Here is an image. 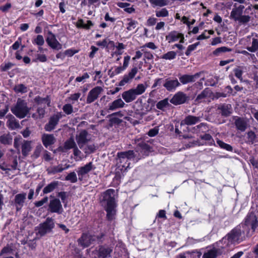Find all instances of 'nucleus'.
<instances>
[{
	"instance_id": "nucleus-1",
	"label": "nucleus",
	"mask_w": 258,
	"mask_h": 258,
	"mask_svg": "<svg viewBox=\"0 0 258 258\" xmlns=\"http://www.w3.org/2000/svg\"><path fill=\"white\" fill-rule=\"evenodd\" d=\"M136 155L134 151L130 150L126 152H120L117 154L116 159V168L115 178L117 180L120 179L123 175V173L130 167L129 161L137 162L140 158H136Z\"/></svg>"
},
{
	"instance_id": "nucleus-2",
	"label": "nucleus",
	"mask_w": 258,
	"mask_h": 258,
	"mask_svg": "<svg viewBox=\"0 0 258 258\" xmlns=\"http://www.w3.org/2000/svg\"><path fill=\"white\" fill-rule=\"evenodd\" d=\"M241 227L240 226H238L233 229L218 242L219 246L222 249H225L236 243H238L241 240Z\"/></svg>"
},
{
	"instance_id": "nucleus-3",
	"label": "nucleus",
	"mask_w": 258,
	"mask_h": 258,
	"mask_svg": "<svg viewBox=\"0 0 258 258\" xmlns=\"http://www.w3.org/2000/svg\"><path fill=\"white\" fill-rule=\"evenodd\" d=\"M245 7L242 5L235 3L233 5V8L230 15V19L235 22H238L239 24H245L250 20V17L248 15H243Z\"/></svg>"
},
{
	"instance_id": "nucleus-4",
	"label": "nucleus",
	"mask_w": 258,
	"mask_h": 258,
	"mask_svg": "<svg viewBox=\"0 0 258 258\" xmlns=\"http://www.w3.org/2000/svg\"><path fill=\"white\" fill-rule=\"evenodd\" d=\"M100 203L107 212L108 219L111 220L113 219V189H107L102 194Z\"/></svg>"
},
{
	"instance_id": "nucleus-5",
	"label": "nucleus",
	"mask_w": 258,
	"mask_h": 258,
	"mask_svg": "<svg viewBox=\"0 0 258 258\" xmlns=\"http://www.w3.org/2000/svg\"><path fill=\"white\" fill-rule=\"evenodd\" d=\"M34 101L38 106L37 107L36 112L33 113L32 116L35 119L42 118L45 114V108L46 106H49L50 105V99L48 96L45 98L37 96L35 98Z\"/></svg>"
},
{
	"instance_id": "nucleus-6",
	"label": "nucleus",
	"mask_w": 258,
	"mask_h": 258,
	"mask_svg": "<svg viewBox=\"0 0 258 258\" xmlns=\"http://www.w3.org/2000/svg\"><path fill=\"white\" fill-rule=\"evenodd\" d=\"M146 88L144 84H138L136 88L131 89L123 92L122 97L126 103L131 102L136 99L137 96L144 93Z\"/></svg>"
},
{
	"instance_id": "nucleus-7",
	"label": "nucleus",
	"mask_w": 258,
	"mask_h": 258,
	"mask_svg": "<svg viewBox=\"0 0 258 258\" xmlns=\"http://www.w3.org/2000/svg\"><path fill=\"white\" fill-rule=\"evenodd\" d=\"M12 112L19 118H23L29 113L30 108L25 101L18 99L16 104L11 108Z\"/></svg>"
},
{
	"instance_id": "nucleus-8",
	"label": "nucleus",
	"mask_w": 258,
	"mask_h": 258,
	"mask_svg": "<svg viewBox=\"0 0 258 258\" xmlns=\"http://www.w3.org/2000/svg\"><path fill=\"white\" fill-rule=\"evenodd\" d=\"M54 226L53 219L50 217L47 218L44 222L40 223L37 227V235L43 236L46 234L51 232Z\"/></svg>"
},
{
	"instance_id": "nucleus-9",
	"label": "nucleus",
	"mask_w": 258,
	"mask_h": 258,
	"mask_svg": "<svg viewBox=\"0 0 258 258\" xmlns=\"http://www.w3.org/2000/svg\"><path fill=\"white\" fill-rule=\"evenodd\" d=\"M244 225L251 227L253 230L258 226V206L256 210L253 211L251 210L247 215L245 219Z\"/></svg>"
},
{
	"instance_id": "nucleus-10",
	"label": "nucleus",
	"mask_w": 258,
	"mask_h": 258,
	"mask_svg": "<svg viewBox=\"0 0 258 258\" xmlns=\"http://www.w3.org/2000/svg\"><path fill=\"white\" fill-rule=\"evenodd\" d=\"M120 57H118L116 58L115 61H114V68H115V70H114V75H118L121 73L128 66L130 60V56L127 55L124 57L122 65L120 61Z\"/></svg>"
},
{
	"instance_id": "nucleus-11",
	"label": "nucleus",
	"mask_w": 258,
	"mask_h": 258,
	"mask_svg": "<svg viewBox=\"0 0 258 258\" xmlns=\"http://www.w3.org/2000/svg\"><path fill=\"white\" fill-rule=\"evenodd\" d=\"M152 151V148L146 143L142 142L139 143L136 148L135 153L136 158H140V159L145 156H148L149 153Z\"/></svg>"
},
{
	"instance_id": "nucleus-12",
	"label": "nucleus",
	"mask_w": 258,
	"mask_h": 258,
	"mask_svg": "<svg viewBox=\"0 0 258 258\" xmlns=\"http://www.w3.org/2000/svg\"><path fill=\"white\" fill-rule=\"evenodd\" d=\"M47 210L50 213H55L57 214H61L63 211L60 200L55 198L50 200Z\"/></svg>"
},
{
	"instance_id": "nucleus-13",
	"label": "nucleus",
	"mask_w": 258,
	"mask_h": 258,
	"mask_svg": "<svg viewBox=\"0 0 258 258\" xmlns=\"http://www.w3.org/2000/svg\"><path fill=\"white\" fill-rule=\"evenodd\" d=\"M47 44L52 49L59 50L62 48V45L57 41L55 35L49 31L46 39Z\"/></svg>"
},
{
	"instance_id": "nucleus-14",
	"label": "nucleus",
	"mask_w": 258,
	"mask_h": 258,
	"mask_svg": "<svg viewBox=\"0 0 258 258\" xmlns=\"http://www.w3.org/2000/svg\"><path fill=\"white\" fill-rule=\"evenodd\" d=\"M180 86V83L177 79L168 78L164 80L163 86L169 92H174L177 87Z\"/></svg>"
},
{
	"instance_id": "nucleus-15",
	"label": "nucleus",
	"mask_w": 258,
	"mask_h": 258,
	"mask_svg": "<svg viewBox=\"0 0 258 258\" xmlns=\"http://www.w3.org/2000/svg\"><path fill=\"white\" fill-rule=\"evenodd\" d=\"M76 138L79 147H83L84 144L91 140V136L86 130L81 131Z\"/></svg>"
},
{
	"instance_id": "nucleus-16",
	"label": "nucleus",
	"mask_w": 258,
	"mask_h": 258,
	"mask_svg": "<svg viewBox=\"0 0 258 258\" xmlns=\"http://www.w3.org/2000/svg\"><path fill=\"white\" fill-rule=\"evenodd\" d=\"M95 168V167L91 162H89L83 166L79 167L77 171L79 176V179L80 180H83V178L87 174Z\"/></svg>"
},
{
	"instance_id": "nucleus-17",
	"label": "nucleus",
	"mask_w": 258,
	"mask_h": 258,
	"mask_svg": "<svg viewBox=\"0 0 258 258\" xmlns=\"http://www.w3.org/2000/svg\"><path fill=\"white\" fill-rule=\"evenodd\" d=\"M26 192H22L17 194L14 198V205L17 211H20L24 205L26 199Z\"/></svg>"
},
{
	"instance_id": "nucleus-18",
	"label": "nucleus",
	"mask_w": 258,
	"mask_h": 258,
	"mask_svg": "<svg viewBox=\"0 0 258 258\" xmlns=\"http://www.w3.org/2000/svg\"><path fill=\"white\" fill-rule=\"evenodd\" d=\"M179 39L180 40V43H183L184 42L183 34L176 31H171L166 36V40L168 41V43L177 41Z\"/></svg>"
},
{
	"instance_id": "nucleus-19",
	"label": "nucleus",
	"mask_w": 258,
	"mask_h": 258,
	"mask_svg": "<svg viewBox=\"0 0 258 258\" xmlns=\"http://www.w3.org/2000/svg\"><path fill=\"white\" fill-rule=\"evenodd\" d=\"M61 117L60 113H57L52 115L49 119V122L45 124L44 128L47 132H50L53 130L56 124L58 123L59 120Z\"/></svg>"
},
{
	"instance_id": "nucleus-20",
	"label": "nucleus",
	"mask_w": 258,
	"mask_h": 258,
	"mask_svg": "<svg viewBox=\"0 0 258 258\" xmlns=\"http://www.w3.org/2000/svg\"><path fill=\"white\" fill-rule=\"evenodd\" d=\"M102 91V88L99 86L95 87L91 90L89 92L87 98V103L89 104L96 100Z\"/></svg>"
},
{
	"instance_id": "nucleus-21",
	"label": "nucleus",
	"mask_w": 258,
	"mask_h": 258,
	"mask_svg": "<svg viewBox=\"0 0 258 258\" xmlns=\"http://www.w3.org/2000/svg\"><path fill=\"white\" fill-rule=\"evenodd\" d=\"M95 240L94 236L90 234L84 233L78 240V241L80 246L85 248L88 247Z\"/></svg>"
},
{
	"instance_id": "nucleus-22",
	"label": "nucleus",
	"mask_w": 258,
	"mask_h": 258,
	"mask_svg": "<svg viewBox=\"0 0 258 258\" xmlns=\"http://www.w3.org/2000/svg\"><path fill=\"white\" fill-rule=\"evenodd\" d=\"M211 94V91L209 89L206 88L198 95L196 99V101L198 103L209 102Z\"/></svg>"
},
{
	"instance_id": "nucleus-23",
	"label": "nucleus",
	"mask_w": 258,
	"mask_h": 258,
	"mask_svg": "<svg viewBox=\"0 0 258 258\" xmlns=\"http://www.w3.org/2000/svg\"><path fill=\"white\" fill-rule=\"evenodd\" d=\"M187 97L185 94L182 92L176 93L170 100V102L174 105L181 104L185 102Z\"/></svg>"
},
{
	"instance_id": "nucleus-24",
	"label": "nucleus",
	"mask_w": 258,
	"mask_h": 258,
	"mask_svg": "<svg viewBox=\"0 0 258 258\" xmlns=\"http://www.w3.org/2000/svg\"><path fill=\"white\" fill-rule=\"evenodd\" d=\"M201 73H197L193 75H184L179 78L180 82L182 84L194 82L200 78Z\"/></svg>"
},
{
	"instance_id": "nucleus-25",
	"label": "nucleus",
	"mask_w": 258,
	"mask_h": 258,
	"mask_svg": "<svg viewBox=\"0 0 258 258\" xmlns=\"http://www.w3.org/2000/svg\"><path fill=\"white\" fill-rule=\"evenodd\" d=\"M138 71L137 67L133 68L128 74L125 75L123 76V79L119 82L118 85L120 86H123L126 84L129 83L137 74Z\"/></svg>"
},
{
	"instance_id": "nucleus-26",
	"label": "nucleus",
	"mask_w": 258,
	"mask_h": 258,
	"mask_svg": "<svg viewBox=\"0 0 258 258\" xmlns=\"http://www.w3.org/2000/svg\"><path fill=\"white\" fill-rule=\"evenodd\" d=\"M234 124L238 130L244 132L247 127L248 121L243 118L237 117L235 119Z\"/></svg>"
},
{
	"instance_id": "nucleus-27",
	"label": "nucleus",
	"mask_w": 258,
	"mask_h": 258,
	"mask_svg": "<svg viewBox=\"0 0 258 258\" xmlns=\"http://www.w3.org/2000/svg\"><path fill=\"white\" fill-rule=\"evenodd\" d=\"M42 142L43 145L47 148L49 146L53 145L56 141V139L53 135L44 134L42 136Z\"/></svg>"
},
{
	"instance_id": "nucleus-28",
	"label": "nucleus",
	"mask_w": 258,
	"mask_h": 258,
	"mask_svg": "<svg viewBox=\"0 0 258 258\" xmlns=\"http://www.w3.org/2000/svg\"><path fill=\"white\" fill-rule=\"evenodd\" d=\"M201 121V117L194 115H187L182 120L181 124H185L187 125H194Z\"/></svg>"
},
{
	"instance_id": "nucleus-29",
	"label": "nucleus",
	"mask_w": 258,
	"mask_h": 258,
	"mask_svg": "<svg viewBox=\"0 0 258 258\" xmlns=\"http://www.w3.org/2000/svg\"><path fill=\"white\" fill-rule=\"evenodd\" d=\"M222 116H228L232 113V106L229 104H219L217 108Z\"/></svg>"
},
{
	"instance_id": "nucleus-30",
	"label": "nucleus",
	"mask_w": 258,
	"mask_h": 258,
	"mask_svg": "<svg viewBox=\"0 0 258 258\" xmlns=\"http://www.w3.org/2000/svg\"><path fill=\"white\" fill-rule=\"evenodd\" d=\"M76 146V144L74 139L73 138H71L64 142L63 147H59V149L62 152H66V151L71 149H74Z\"/></svg>"
},
{
	"instance_id": "nucleus-31",
	"label": "nucleus",
	"mask_w": 258,
	"mask_h": 258,
	"mask_svg": "<svg viewBox=\"0 0 258 258\" xmlns=\"http://www.w3.org/2000/svg\"><path fill=\"white\" fill-rule=\"evenodd\" d=\"M7 125L9 128L13 130L19 128L20 127L19 121L12 115H10L7 122Z\"/></svg>"
},
{
	"instance_id": "nucleus-32",
	"label": "nucleus",
	"mask_w": 258,
	"mask_h": 258,
	"mask_svg": "<svg viewBox=\"0 0 258 258\" xmlns=\"http://www.w3.org/2000/svg\"><path fill=\"white\" fill-rule=\"evenodd\" d=\"M31 141L24 140L22 143V153L24 156L28 155L32 149Z\"/></svg>"
},
{
	"instance_id": "nucleus-33",
	"label": "nucleus",
	"mask_w": 258,
	"mask_h": 258,
	"mask_svg": "<svg viewBox=\"0 0 258 258\" xmlns=\"http://www.w3.org/2000/svg\"><path fill=\"white\" fill-rule=\"evenodd\" d=\"M111 249L107 246H101L98 250V256L99 258H106L110 256Z\"/></svg>"
},
{
	"instance_id": "nucleus-34",
	"label": "nucleus",
	"mask_w": 258,
	"mask_h": 258,
	"mask_svg": "<svg viewBox=\"0 0 258 258\" xmlns=\"http://www.w3.org/2000/svg\"><path fill=\"white\" fill-rule=\"evenodd\" d=\"M0 142L4 145H11L13 142V137L9 133L4 134L0 136Z\"/></svg>"
},
{
	"instance_id": "nucleus-35",
	"label": "nucleus",
	"mask_w": 258,
	"mask_h": 258,
	"mask_svg": "<svg viewBox=\"0 0 258 258\" xmlns=\"http://www.w3.org/2000/svg\"><path fill=\"white\" fill-rule=\"evenodd\" d=\"M80 148L82 149L86 154L89 155L94 153L96 151L97 147L94 144H86L83 146V147H80Z\"/></svg>"
},
{
	"instance_id": "nucleus-36",
	"label": "nucleus",
	"mask_w": 258,
	"mask_h": 258,
	"mask_svg": "<svg viewBox=\"0 0 258 258\" xmlns=\"http://www.w3.org/2000/svg\"><path fill=\"white\" fill-rule=\"evenodd\" d=\"M193 132L194 133H205L209 130L207 124L206 123H201L200 124L195 126L193 128Z\"/></svg>"
},
{
	"instance_id": "nucleus-37",
	"label": "nucleus",
	"mask_w": 258,
	"mask_h": 258,
	"mask_svg": "<svg viewBox=\"0 0 258 258\" xmlns=\"http://www.w3.org/2000/svg\"><path fill=\"white\" fill-rule=\"evenodd\" d=\"M246 143L248 144H253L258 142L255 134L252 131H248L247 133Z\"/></svg>"
},
{
	"instance_id": "nucleus-38",
	"label": "nucleus",
	"mask_w": 258,
	"mask_h": 258,
	"mask_svg": "<svg viewBox=\"0 0 258 258\" xmlns=\"http://www.w3.org/2000/svg\"><path fill=\"white\" fill-rule=\"evenodd\" d=\"M218 253V250L213 248L208 249L203 254V258H216Z\"/></svg>"
},
{
	"instance_id": "nucleus-39",
	"label": "nucleus",
	"mask_w": 258,
	"mask_h": 258,
	"mask_svg": "<svg viewBox=\"0 0 258 258\" xmlns=\"http://www.w3.org/2000/svg\"><path fill=\"white\" fill-rule=\"evenodd\" d=\"M57 181L51 182L44 188L43 190V194H47L52 191L57 186Z\"/></svg>"
},
{
	"instance_id": "nucleus-40",
	"label": "nucleus",
	"mask_w": 258,
	"mask_h": 258,
	"mask_svg": "<svg viewBox=\"0 0 258 258\" xmlns=\"http://www.w3.org/2000/svg\"><path fill=\"white\" fill-rule=\"evenodd\" d=\"M71 167L69 164H65L64 167H63L62 164H59L57 166H54L51 168V172L52 173H56L61 172L62 171L69 169Z\"/></svg>"
},
{
	"instance_id": "nucleus-41",
	"label": "nucleus",
	"mask_w": 258,
	"mask_h": 258,
	"mask_svg": "<svg viewBox=\"0 0 258 258\" xmlns=\"http://www.w3.org/2000/svg\"><path fill=\"white\" fill-rule=\"evenodd\" d=\"M186 254L191 258H200L202 255L201 252L199 251H194L191 253L187 252ZM177 258H186V256H185V253H181L177 256Z\"/></svg>"
},
{
	"instance_id": "nucleus-42",
	"label": "nucleus",
	"mask_w": 258,
	"mask_h": 258,
	"mask_svg": "<svg viewBox=\"0 0 258 258\" xmlns=\"http://www.w3.org/2000/svg\"><path fill=\"white\" fill-rule=\"evenodd\" d=\"M32 42L34 45L37 46H42L45 42L44 37L41 35H37L35 38L32 39Z\"/></svg>"
},
{
	"instance_id": "nucleus-43",
	"label": "nucleus",
	"mask_w": 258,
	"mask_h": 258,
	"mask_svg": "<svg viewBox=\"0 0 258 258\" xmlns=\"http://www.w3.org/2000/svg\"><path fill=\"white\" fill-rule=\"evenodd\" d=\"M150 3L153 7H164L168 5V1L167 0H149Z\"/></svg>"
},
{
	"instance_id": "nucleus-44",
	"label": "nucleus",
	"mask_w": 258,
	"mask_h": 258,
	"mask_svg": "<svg viewBox=\"0 0 258 258\" xmlns=\"http://www.w3.org/2000/svg\"><path fill=\"white\" fill-rule=\"evenodd\" d=\"M216 142H217V144H218V145L221 148L226 150V151H232L233 148L231 145H230L228 144H226V143H224V142H223L221 140H218Z\"/></svg>"
},
{
	"instance_id": "nucleus-45",
	"label": "nucleus",
	"mask_w": 258,
	"mask_h": 258,
	"mask_svg": "<svg viewBox=\"0 0 258 258\" xmlns=\"http://www.w3.org/2000/svg\"><path fill=\"white\" fill-rule=\"evenodd\" d=\"M65 180L73 183L77 182L78 178L76 173L75 172H70L66 176Z\"/></svg>"
},
{
	"instance_id": "nucleus-46",
	"label": "nucleus",
	"mask_w": 258,
	"mask_h": 258,
	"mask_svg": "<svg viewBox=\"0 0 258 258\" xmlns=\"http://www.w3.org/2000/svg\"><path fill=\"white\" fill-rule=\"evenodd\" d=\"M75 159L76 161H81L83 159V156L81 151L76 146L73 150Z\"/></svg>"
},
{
	"instance_id": "nucleus-47",
	"label": "nucleus",
	"mask_w": 258,
	"mask_h": 258,
	"mask_svg": "<svg viewBox=\"0 0 258 258\" xmlns=\"http://www.w3.org/2000/svg\"><path fill=\"white\" fill-rule=\"evenodd\" d=\"M246 49L250 52H255L258 49V40L256 38H253L251 46L247 47Z\"/></svg>"
},
{
	"instance_id": "nucleus-48",
	"label": "nucleus",
	"mask_w": 258,
	"mask_h": 258,
	"mask_svg": "<svg viewBox=\"0 0 258 258\" xmlns=\"http://www.w3.org/2000/svg\"><path fill=\"white\" fill-rule=\"evenodd\" d=\"M169 105L167 99H165L158 102L156 105L157 108L160 110H163Z\"/></svg>"
},
{
	"instance_id": "nucleus-49",
	"label": "nucleus",
	"mask_w": 258,
	"mask_h": 258,
	"mask_svg": "<svg viewBox=\"0 0 258 258\" xmlns=\"http://www.w3.org/2000/svg\"><path fill=\"white\" fill-rule=\"evenodd\" d=\"M231 49L225 46H222L217 48L213 51V54L215 55H218L220 53L225 52H230Z\"/></svg>"
},
{
	"instance_id": "nucleus-50",
	"label": "nucleus",
	"mask_w": 258,
	"mask_h": 258,
	"mask_svg": "<svg viewBox=\"0 0 258 258\" xmlns=\"http://www.w3.org/2000/svg\"><path fill=\"white\" fill-rule=\"evenodd\" d=\"M16 93H24L27 92V87L23 84L16 85L14 88Z\"/></svg>"
},
{
	"instance_id": "nucleus-51",
	"label": "nucleus",
	"mask_w": 258,
	"mask_h": 258,
	"mask_svg": "<svg viewBox=\"0 0 258 258\" xmlns=\"http://www.w3.org/2000/svg\"><path fill=\"white\" fill-rule=\"evenodd\" d=\"M156 16L157 17H166L168 16V11L166 8H163L160 10L156 11Z\"/></svg>"
},
{
	"instance_id": "nucleus-52",
	"label": "nucleus",
	"mask_w": 258,
	"mask_h": 258,
	"mask_svg": "<svg viewBox=\"0 0 258 258\" xmlns=\"http://www.w3.org/2000/svg\"><path fill=\"white\" fill-rule=\"evenodd\" d=\"M176 56V53L175 51H171L163 55L162 58L165 59L171 60L174 59Z\"/></svg>"
},
{
	"instance_id": "nucleus-53",
	"label": "nucleus",
	"mask_w": 258,
	"mask_h": 258,
	"mask_svg": "<svg viewBox=\"0 0 258 258\" xmlns=\"http://www.w3.org/2000/svg\"><path fill=\"white\" fill-rule=\"evenodd\" d=\"M218 82V79L216 77H211L207 80L205 85L207 86H214Z\"/></svg>"
},
{
	"instance_id": "nucleus-54",
	"label": "nucleus",
	"mask_w": 258,
	"mask_h": 258,
	"mask_svg": "<svg viewBox=\"0 0 258 258\" xmlns=\"http://www.w3.org/2000/svg\"><path fill=\"white\" fill-rule=\"evenodd\" d=\"M243 68V67H239L235 68L233 70L235 76L240 80H242Z\"/></svg>"
},
{
	"instance_id": "nucleus-55",
	"label": "nucleus",
	"mask_w": 258,
	"mask_h": 258,
	"mask_svg": "<svg viewBox=\"0 0 258 258\" xmlns=\"http://www.w3.org/2000/svg\"><path fill=\"white\" fill-rule=\"evenodd\" d=\"M0 169L4 171V173L3 172L2 173L7 175H9V172L11 170V169L10 167V164H7L5 163L0 164Z\"/></svg>"
},
{
	"instance_id": "nucleus-56",
	"label": "nucleus",
	"mask_w": 258,
	"mask_h": 258,
	"mask_svg": "<svg viewBox=\"0 0 258 258\" xmlns=\"http://www.w3.org/2000/svg\"><path fill=\"white\" fill-rule=\"evenodd\" d=\"M62 110L67 114H70L73 111V106L70 104H65L62 107Z\"/></svg>"
},
{
	"instance_id": "nucleus-57",
	"label": "nucleus",
	"mask_w": 258,
	"mask_h": 258,
	"mask_svg": "<svg viewBox=\"0 0 258 258\" xmlns=\"http://www.w3.org/2000/svg\"><path fill=\"white\" fill-rule=\"evenodd\" d=\"M138 22L136 21L131 20L127 24L126 29L128 31H132L137 27Z\"/></svg>"
},
{
	"instance_id": "nucleus-58",
	"label": "nucleus",
	"mask_w": 258,
	"mask_h": 258,
	"mask_svg": "<svg viewBox=\"0 0 258 258\" xmlns=\"http://www.w3.org/2000/svg\"><path fill=\"white\" fill-rule=\"evenodd\" d=\"M42 149H43V147L41 145L36 146V147L35 149V151L33 153V156L35 158H37L39 156L40 153L41 152Z\"/></svg>"
},
{
	"instance_id": "nucleus-59",
	"label": "nucleus",
	"mask_w": 258,
	"mask_h": 258,
	"mask_svg": "<svg viewBox=\"0 0 258 258\" xmlns=\"http://www.w3.org/2000/svg\"><path fill=\"white\" fill-rule=\"evenodd\" d=\"M38 60L42 62H44L47 61V57L46 55L41 53H37L36 54L35 61Z\"/></svg>"
},
{
	"instance_id": "nucleus-60",
	"label": "nucleus",
	"mask_w": 258,
	"mask_h": 258,
	"mask_svg": "<svg viewBox=\"0 0 258 258\" xmlns=\"http://www.w3.org/2000/svg\"><path fill=\"white\" fill-rule=\"evenodd\" d=\"M125 105L124 102L121 99H118L114 101V109L115 108H121L123 107Z\"/></svg>"
},
{
	"instance_id": "nucleus-61",
	"label": "nucleus",
	"mask_w": 258,
	"mask_h": 258,
	"mask_svg": "<svg viewBox=\"0 0 258 258\" xmlns=\"http://www.w3.org/2000/svg\"><path fill=\"white\" fill-rule=\"evenodd\" d=\"M111 41H109L108 39H105L102 41H98L97 42L96 44L99 46H101L103 47H108L109 46V44Z\"/></svg>"
},
{
	"instance_id": "nucleus-62",
	"label": "nucleus",
	"mask_w": 258,
	"mask_h": 258,
	"mask_svg": "<svg viewBox=\"0 0 258 258\" xmlns=\"http://www.w3.org/2000/svg\"><path fill=\"white\" fill-rule=\"evenodd\" d=\"M48 201V198L47 197H44L41 200L37 201L34 203V205L36 207H40L43 206L44 204L47 203Z\"/></svg>"
},
{
	"instance_id": "nucleus-63",
	"label": "nucleus",
	"mask_w": 258,
	"mask_h": 258,
	"mask_svg": "<svg viewBox=\"0 0 258 258\" xmlns=\"http://www.w3.org/2000/svg\"><path fill=\"white\" fill-rule=\"evenodd\" d=\"M200 137L202 140L207 141L211 144H212V143L214 142L212 136L210 134H206L203 136L201 135Z\"/></svg>"
},
{
	"instance_id": "nucleus-64",
	"label": "nucleus",
	"mask_w": 258,
	"mask_h": 258,
	"mask_svg": "<svg viewBox=\"0 0 258 258\" xmlns=\"http://www.w3.org/2000/svg\"><path fill=\"white\" fill-rule=\"evenodd\" d=\"M164 80L162 78H158L155 80L154 83L152 86V88H156L158 86H161L163 84Z\"/></svg>"
}]
</instances>
